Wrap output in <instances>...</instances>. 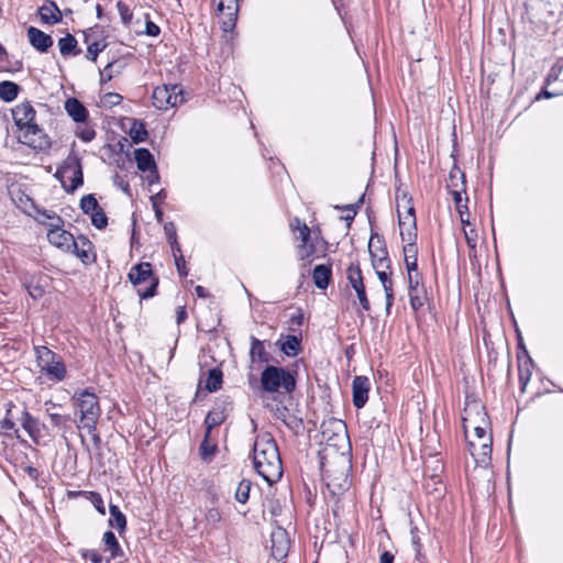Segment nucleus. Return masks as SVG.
<instances>
[{
  "label": "nucleus",
  "instance_id": "f257e3e1",
  "mask_svg": "<svg viewBox=\"0 0 563 563\" xmlns=\"http://www.w3.org/2000/svg\"><path fill=\"white\" fill-rule=\"evenodd\" d=\"M252 460L256 473L268 484L280 478L283 474L280 454L277 442L271 433L256 435L252 449Z\"/></svg>",
  "mask_w": 563,
  "mask_h": 563
},
{
  "label": "nucleus",
  "instance_id": "f03ea898",
  "mask_svg": "<svg viewBox=\"0 0 563 563\" xmlns=\"http://www.w3.org/2000/svg\"><path fill=\"white\" fill-rule=\"evenodd\" d=\"M36 111L30 101L25 100L12 109V118L16 128L22 132L19 142L42 152L51 147V140L35 122Z\"/></svg>",
  "mask_w": 563,
  "mask_h": 563
},
{
  "label": "nucleus",
  "instance_id": "7ed1b4c3",
  "mask_svg": "<svg viewBox=\"0 0 563 563\" xmlns=\"http://www.w3.org/2000/svg\"><path fill=\"white\" fill-rule=\"evenodd\" d=\"M261 388L268 394H291L297 386L296 372L267 364L261 373Z\"/></svg>",
  "mask_w": 563,
  "mask_h": 563
},
{
  "label": "nucleus",
  "instance_id": "20e7f679",
  "mask_svg": "<svg viewBox=\"0 0 563 563\" xmlns=\"http://www.w3.org/2000/svg\"><path fill=\"white\" fill-rule=\"evenodd\" d=\"M73 400L80 411V423L88 432L96 431L101 415L99 399L92 388L75 393Z\"/></svg>",
  "mask_w": 563,
  "mask_h": 563
},
{
  "label": "nucleus",
  "instance_id": "39448f33",
  "mask_svg": "<svg viewBox=\"0 0 563 563\" xmlns=\"http://www.w3.org/2000/svg\"><path fill=\"white\" fill-rule=\"evenodd\" d=\"M296 227L294 230L299 231V239L301 244L299 247V260L307 261L310 264L313 258H318L317 252L319 249L323 252L322 256H325L328 242L321 236V231H311L310 228L305 223L300 222L298 218L295 219Z\"/></svg>",
  "mask_w": 563,
  "mask_h": 563
},
{
  "label": "nucleus",
  "instance_id": "423d86ee",
  "mask_svg": "<svg viewBox=\"0 0 563 563\" xmlns=\"http://www.w3.org/2000/svg\"><path fill=\"white\" fill-rule=\"evenodd\" d=\"M128 279L133 286H141L144 283H148L146 288H137V295L141 300L156 296L159 278L153 272V266L150 262H140L133 265L128 274Z\"/></svg>",
  "mask_w": 563,
  "mask_h": 563
},
{
  "label": "nucleus",
  "instance_id": "0eeeda50",
  "mask_svg": "<svg viewBox=\"0 0 563 563\" xmlns=\"http://www.w3.org/2000/svg\"><path fill=\"white\" fill-rule=\"evenodd\" d=\"M34 350L41 372L44 373L48 379L62 382L66 378V365L60 355L44 345L35 346Z\"/></svg>",
  "mask_w": 563,
  "mask_h": 563
},
{
  "label": "nucleus",
  "instance_id": "6e6552de",
  "mask_svg": "<svg viewBox=\"0 0 563 563\" xmlns=\"http://www.w3.org/2000/svg\"><path fill=\"white\" fill-rule=\"evenodd\" d=\"M36 213L38 216H42L43 218H53V222L49 223L41 221L44 225L48 228L47 239L49 243L59 249H66L67 251L70 250V244L74 239V235L70 232L63 230L64 219L56 212L42 208H36Z\"/></svg>",
  "mask_w": 563,
  "mask_h": 563
},
{
  "label": "nucleus",
  "instance_id": "1a4fd4ad",
  "mask_svg": "<svg viewBox=\"0 0 563 563\" xmlns=\"http://www.w3.org/2000/svg\"><path fill=\"white\" fill-rule=\"evenodd\" d=\"M366 212L368 217V222L373 228L375 220L374 217L371 216V207L366 208ZM368 253L371 256L372 266L375 271L384 266L386 268H390L391 262L389 258V253L387 250L385 238L382 234L374 232L373 230L368 241Z\"/></svg>",
  "mask_w": 563,
  "mask_h": 563
},
{
  "label": "nucleus",
  "instance_id": "9d476101",
  "mask_svg": "<svg viewBox=\"0 0 563 563\" xmlns=\"http://www.w3.org/2000/svg\"><path fill=\"white\" fill-rule=\"evenodd\" d=\"M233 410V401L230 396L222 395L218 397L212 409L207 413L203 426L206 430L212 431L213 428L222 424Z\"/></svg>",
  "mask_w": 563,
  "mask_h": 563
},
{
  "label": "nucleus",
  "instance_id": "9b49d317",
  "mask_svg": "<svg viewBox=\"0 0 563 563\" xmlns=\"http://www.w3.org/2000/svg\"><path fill=\"white\" fill-rule=\"evenodd\" d=\"M62 165L66 173L73 174L69 185L67 187L64 186V190L67 194H73L84 185L81 157L74 148H71Z\"/></svg>",
  "mask_w": 563,
  "mask_h": 563
},
{
  "label": "nucleus",
  "instance_id": "f8f14e48",
  "mask_svg": "<svg viewBox=\"0 0 563 563\" xmlns=\"http://www.w3.org/2000/svg\"><path fill=\"white\" fill-rule=\"evenodd\" d=\"M346 278L351 287L355 290L357 299L363 310H371V302L367 298L366 288L363 282L362 271L358 263H351L346 269Z\"/></svg>",
  "mask_w": 563,
  "mask_h": 563
},
{
  "label": "nucleus",
  "instance_id": "ddd939ff",
  "mask_svg": "<svg viewBox=\"0 0 563 563\" xmlns=\"http://www.w3.org/2000/svg\"><path fill=\"white\" fill-rule=\"evenodd\" d=\"M217 4V14L224 16L221 23L223 32H231L234 30L238 20L241 0H211Z\"/></svg>",
  "mask_w": 563,
  "mask_h": 563
},
{
  "label": "nucleus",
  "instance_id": "4468645a",
  "mask_svg": "<svg viewBox=\"0 0 563 563\" xmlns=\"http://www.w3.org/2000/svg\"><path fill=\"white\" fill-rule=\"evenodd\" d=\"M271 542L272 556L277 561H282L283 559H285L290 548V540L286 529H284L280 526H277L272 531Z\"/></svg>",
  "mask_w": 563,
  "mask_h": 563
},
{
  "label": "nucleus",
  "instance_id": "2eb2a0df",
  "mask_svg": "<svg viewBox=\"0 0 563 563\" xmlns=\"http://www.w3.org/2000/svg\"><path fill=\"white\" fill-rule=\"evenodd\" d=\"M70 249H73L74 254L85 265H90L95 263L97 260V255L93 252L92 242L84 234H80L76 239H73Z\"/></svg>",
  "mask_w": 563,
  "mask_h": 563
},
{
  "label": "nucleus",
  "instance_id": "dca6fc26",
  "mask_svg": "<svg viewBox=\"0 0 563 563\" xmlns=\"http://www.w3.org/2000/svg\"><path fill=\"white\" fill-rule=\"evenodd\" d=\"M371 383L366 376H355L352 380V402L356 409H362L367 400Z\"/></svg>",
  "mask_w": 563,
  "mask_h": 563
},
{
  "label": "nucleus",
  "instance_id": "f3484780",
  "mask_svg": "<svg viewBox=\"0 0 563 563\" xmlns=\"http://www.w3.org/2000/svg\"><path fill=\"white\" fill-rule=\"evenodd\" d=\"M44 279L43 275L29 272L22 273L20 277L23 287L34 300L42 298L45 294Z\"/></svg>",
  "mask_w": 563,
  "mask_h": 563
},
{
  "label": "nucleus",
  "instance_id": "a211bd4d",
  "mask_svg": "<svg viewBox=\"0 0 563 563\" xmlns=\"http://www.w3.org/2000/svg\"><path fill=\"white\" fill-rule=\"evenodd\" d=\"M16 420L20 421L22 428L33 440V442L38 444L44 424L40 422L38 419L33 417L25 407L21 410V416L16 417Z\"/></svg>",
  "mask_w": 563,
  "mask_h": 563
},
{
  "label": "nucleus",
  "instance_id": "6ab92c4d",
  "mask_svg": "<svg viewBox=\"0 0 563 563\" xmlns=\"http://www.w3.org/2000/svg\"><path fill=\"white\" fill-rule=\"evenodd\" d=\"M320 429L322 437L327 439V441H331L334 438H341L350 443L349 435L346 433V426L340 419L331 418L328 421H323Z\"/></svg>",
  "mask_w": 563,
  "mask_h": 563
},
{
  "label": "nucleus",
  "instance_id": "aec40b11",
  "mask_svg": "<svg viewBox=\"0 0 563 563\" xmlns=\"http://www.w3.org/2000/svg\"><path fill=\"white\" fill-rule=\"evenodd\" d=\"M468 451L471 455L474 457L476 465L486 466L490 463L492 460V445H493V437L489 435L487 441H482L479 444V450L477 451L476 444L472 441L467 443Z\"/></svg>",
  "mask_w": 563,
  "mask_h": 563
},
{
  "label": "nucleus",
  "instance_id": "412c9836",
  "mask_svg": "<svg viewBox=\"0 0 563 563\" xmlns=\"http://www.w3.org/2000/svg\"><path fill=\"white\" fill-rule=\"evenodd\" d=\"M5 416L0 420V438L4 437H14L16 439H21L20 431L15 428V418L13 416V409H16V406L13 401L5 402Z\"/></svg>",
  "mask_w": 563,
  "mask_h": 563
},
{
  "label": "nucleus",
  "instance_id": "4be33fe9",
  "mask_svg": "<svg viewBox=\"0 0 563 563\" xmlns=\"http://www.w3.org/2000/svg\"><path fill=\"white\" fill-rule=\"evenodd\" d=\"M27 37L30 44L42 54L47 53L54 43L53 37L49 34L35 26H30L27 29Z\"/></svg>",
  "mask_w": 563,
  "mask_h": 563
},
{
  "label": "nucleus",
  "instance_id": "5701e85b",
  "mask_svg": "<svg viewBox=\"0 0 563 563\" xmlns=\"http://www.w3.org/2000/svg\"><path fill=\"white\" fill-rule=\"evenodd\" d=\"M66 113L76 123H85L89 118V111L86 106L76 97L67 98L64 103Z\"/></svg>",
  "mask_w": 563,
  "mask_h": 563
},
{
  "label": "nucleus",
  "instance_id": "b1692460",
  "mask_svg": "<svg viewBox=\"0 0 563 563\" xmlns=\"http://www.w3.org/2000/svg\"><path fill=\"white\" fill-rule=\"evenodd\" d=\"M41 21L47 25H55L63 20V12L53 0H46V3L37 9Z\"/></svg>",
  "mask_w": 563,
  "mask_h": 563
},
{
  "label": "nucleus",
  "instance_id": "393cba45",
  "mask_svg": "<svg viewBox=\"0 0 563 563\" xmlns=\"http://www.w3.org/2000/svg\"><path fill=\"white\" fill-rule=\"evenodd\" d=\"M312 282L320 290H325L332 280V264H318L312 269Z\"/></svg>",
  "mask_w": 563,
  "mask_h": 563
},
{
  "label": "nucleus",
  "instance_id": "a878e982",
  "mask_svg": "<svg viewBox=\"0 0 563 563\" xmlns=\"http://www.w3.org/2000/svg\"><path fill=\"white\" fill-rule=\"evenodd\" d=\"M250 357L253 363L261 364H268L272 360L271 354L265 349V342L254 335L251 336Z\"/></svg>",
  "mask_w": 563,
  "mask_h": 563
},
{
  "label": "nucleus",
  "instance_id": "bb28decb",
  "mask_svg": "<svg viewBox=\"0 0 563 563\" xmlns=\"http://www.w3.org/2000/svg\"><path fill=\"white\" fill-rule=\"evenodd\" d=\"M134 159L137 169L142 173H146L157 166L154 155L145 147H139L134 151Z\"/></svg>",
  "mask_w": 563,
  "mask_h": 563
},
{
  "label": "nucleus",
  "instance_id": "cd10ccee",
  "mask_svg": "<svg viewBox=\"0 0 563 563\" xmlns=\"http://www.w3.org/2000/svg\"><path fill=\"white\" fill-rule=\"evenodd\" d=\"M534 366L533 360L528 357L522 362V356L518 354V378L520 393H525L532 375V368Z\"/></svg>",
  "mask_w": 563,
  "mask_h": 563
},
{
  "label": "nucleus",
  "instance_id": "c85d7f7f",
  "mask_svg": "<svg viewBox=\"0 0 563 563\" xmlns=\"http://www.w3.org/2000/svg\"><path fill=\"white\" fill-rule=\"evenodd\" d=\"M109 512L110 518L108 520V525L111 528L117 529L118 533L122 536L128 528L126 516L121 511L120 507L114 504H110Z\"/></svg>",
  "mask_w": 563,
  "mask_h": 563
},
{
  "label": "nucleus",
  "instance_id": "c756f323",
  "mask_svg": "<svg viewBox=\"0 0 563 563\" xmlns=\"http://www.w3.org/2000/svg\"><path fill=\"white\" fill-rule=\"evenodd\" d=\"M102 542L104 550L110 552V558L106 560V563H110L111 559L122 558L124 555V551L113 531L107 530L102 536Z\"/></svg>",
  "mask_w": 563,
  "mask_h": 563
},
{
  "label": "nucleus",
  "instance_id": "7c9ffc66",
  "mask_svg": "<svg viewBox=\"0 0 563 563\" xmlns=\"http://www.w3.org/2000/svg\"><path fill=\"white\" fill-rule=\"evenodd\" d=\"M376 275L382 283L383 289L385 291V299H386V313H390V309L394 303V290H393V279H391V272L387 273L382 269L376 271Z\"/></svg>",
  "mask_w": 563,
  "mask_h": 563
},
{
  "label": "nucleus",
  "instance_id": "2f4dec72",
  "mask_svg": "<svg viewBox=\"0 0 563 563\" xmlns=\"http://www.w3.org/2000/svg\"><path fill=\"white\" fill-rule=\"evenodd\" d=\"M408 295L410 307L413 311H419L424 305H430L432 301V296L426 287L413 288V290L408 291Z\"/></svg>",
  "mask_w": 563,
  "mask_h": 563
},
{
  "label": "nucleus",
  "instance_id": "473e14b6",
  "mask_svg": "<svg viewBox=\"0 0 563 563\" xmlns=\"http://www.w3.org/2000/svg\"><path fill=\"white\" fill-rule=\"evenodd\" d=\"M57 44L59 52L64 57H75L81 53L76 37L70 33H67L64 37H60Z\"/></svg>",
  "mask_w": 563,
  "mask_h": 563
},
{
  "label": "nucleus",
  "instance_id": "72a5a7b5",
  "mask_svg": "<svg viewBox=\"0 0 563 563\" xmlns=\"http://www.w3.org/2000/svg\"><path fill=\"white\" fill-rule=\"evenodd\" d=\"M152 103L158 110H167L170 103L169 85L156 87L152 93Z\"/></svg>",
  "mask_w": 563,
  "mask_h": 563
},
{
  "label": "nucleus",
  "instance_id": "f704fd0d",
  "mask_svg": "<svg viewBox=\"0 0 563 563\" xmlns=\"http://www.w3.org/2000/svg\"><path fill=\"white\" fill-rule=\"evenodd\" d=\"M280 351L290 357H294L299 354L301 351V334H288L280 343Z\"/></svg>",
  "mask_w": 563,
  "mask_h": 563
},
{
  "label": "nucleus",
  "instance_id": "c9c22d12",
  "mask_svg": "<svg viewBox=\"0 0 563 563\" xmlns=\"http://www.w3.org/2000/svg\"><path fill=\"white\" fill-rule=\"evenodd\" d=\"M84 42L87 44L86 58L91 62H96L99 54L107 47V42L104 40H95L90 42V34L88 32H84Z\"/></svg>",
  "mask_w": 563,
  "mask_h": 563
},
{
  "label": "nucleus",
  "instance_id": "e433bc0d",
  "mask_svg": "<svg viewBox=\"0 0 563 563\" xmlns=\"http://www.w3.org/2000/svg\"><path fill=\"white\" fill-rule=\"evenodd\" d=\"M223 384V373L219 366L212 367L207 373L205 389L208 393L218 391Z\"/></svg>",
  "mask_w": 563,
  "mask_h": 563
},
{
  "label": "nucleus",
  "instance_id": "4c0bfd02",
  "mask_svg": "<svg viewBox=\"0 0 563 563\" xmlns=\"http://www.w3.org/2000/svg\"><path fill=\"white\" fill-rule=\"evenodd\" d=\"M21 91V86L11 80L0 82V100L10 103L14 101Z\"/></svg>",
  "mask_w": 563,
  "mask_h": 563
},
{
  "label": "nucleus",
  "instance_id": "58836bf2",
  "mask_svg": "<svg viewBox=\"0 0 563 563\" xmlns=\"http://www.w3.org/2000/svg\"><path fill=\"white\" fill-rule=\"evenodd\" d=\"M129 135L134 144L144 142L148 136L145 123L141 120L133 119Z\"/></svg>",
  "mask_w": 563,
  "mask_h": 563
},
{
  "label": "nucleus",
  "instance_id": "ea45409f",
  "mask_svg": "<svg viewBox=\"0 0 563 563\" xmlns=\"http://www.w3.org/2000/svg\"><path fill=\"white\" fill-rule=\"evenodd\" d=\"M123 65H118V60L109 62L103 69L99 70L100 85H104L112 80L113 77L120 75L124 68Z\"/></svg>",
  "mask_w": 563,
  "mask_h": 563
},
{
  "label": "nucleus",
  "instance_id": "a19ab883",
  "mask_svg": "<svg viewBox=\"0 0 563 563\" xmlns=\"http://www.w3.org/2000/svg\"><path fill=\"white\" fill-rule=\"evenodd\" d=\"M211 432L209 430H205L203 439L199 446V453L203 461H210L211 457L217 453L218 451V444L217 443H210V437Z\"/></svg>",
  "mask_w": 563,
  "mask_h": 563
},
{
  "label": "nucleus",
  "instance_id": "79ce46f5",
  "mask_svg": "<svg viewBox=\"0 0 563 563\" xmlns=\"http://www.w3.org/2000/svg\"><path fill=\"white\" fill-rule=\"evenodd\" d=\"M166 198H167V192L165 189H161L157 194L151 196V198H150L152 208L155 213V219L158 223H162L163 219H164V212L161 208V203H163Z\"/></svg>",
  "mask_w": 563,
  "mask_h": 563
},
{
  "label": "nucleus",
  "instance_id": "37998d69",
  "mask_svg": "<svg viewBox=\"0 0 563 563\" xmlns=\"http://www.w3.org/2000/svg\"><path fill=\"white\" fill-rule=\"evenodd\" d=\"M462 183H463V185H466L465 174L463 170H461L457 167L456 163H454V165L449 174V181H448L446 188L448 189L457 188V187L462 186Z\"/></svg>",
  "mask_w": 563,
  "mask_h": 563
},
{
  "label": "nucleus",
  "instance_id": "c03bdc74",
  "mask_svg": "<svg viewBox=\"0 0 563 563\" xmlns=\"http://www.w3.org/2000/svg\"><path fill=\"white\" fill-rule=\"evenodd\" d=\"M79 207L84 214L89 216L95 210L99 209L100 205L95 194H88L81 197Z\"/></svg>",
  "mask_w": 563,
  "mask_h": 563
},
{
  "label": "nucleus",
  "instance_id": "a18cd8bd",
  "mask_svg": "<svg viewBox=\"0 0 563 563\" xmlns=\"http://www.w3.org/2000/svg\"><path fill=\"white\" fill-rule=\"evenodd\" d=\"M448 190L453 197L455 209H460L462 207L466 209V203L468 202V198L466 196V185L462 184V186L457 188Z\"/></svg>",
  "mask_w": 563,
  "mask_h": 563
},
{
  "label": "nucleus",
  "instance_id": "49530a36",
  "mask_svg": "<svg viewBox=\"0 0 563 563\" xmlns=\"http://www.w3.org/2000/svg\"><path fill=\"white\" fill-rule=\"evenodd\" d=\"M252 483L249 479H242L235 490V500L240 504H246L250 498Z\"/></svg>",
  "mask_w": 563,
  "mask_h": 563
},
{
  "label": "nucleus",
  "instance_id": "de8ad7c7",
  "mask_svg": "<svg viewBox=\"0 0 563 563\" xmlns=\"http://www.w3.org/2000/svg\"><path fill=\"white\" fill-rule=\"evenodd\" d=\"M91 224L98 229L103 230L108 225V216L106 214L104 210L99 207V209L95 210L92 213L89 214Z\"/></svg>",
  "mask_w": 563,
  "mask_h": 563
},
{
  "label": "nucleus",
  "instance_id": "09e8293b",
  "mask_svg": "<svg viewBox=\"0 0 563 563\" xmlns=\"http://www.w3.org/2000/svg\"><path fill=\"white\" fill-rule=\"evenodd\" d=\"M84 494L87 496V499L92 504L95 509L100 515H106V506L103 503V498L100 493L98 492H84Z\"/></svg>",
  "mask_w": 563,
  "mask_h": 563
},
{
  "label": "nucleus",
  "instance_id": "8fccbe9b",
  "mask_svg": "<svg viewBox=\"0 0 563 563\" xmlns=\"http://www.w3.org/2000/svg\"><path fill=\"white\" fill-rule=\"evenodd\" d=\"M169 90L170 103H168V108H174L185 102L184 91L180 85H169Z\"/></svg>",
  "mask_w": 563,
  "mask_h": 563
},
{
  "label": "nucleus",
  "instance_id": "3c124183",
  "mask_svg": "<svg viewBox=\"0 0 563 563\" xmlns=\"http://www.w3.org/2000/svg\"><path fill=\"white\" fill-rule=\"evenodd\" d=\"M398 218H399V227L404 228L406 222L401 220V217H400L399 213H398ZM400 236H401V240L406 241L407 243H416V241H417V227L412 228V224H410L408 229H406V230L401 229L400 230Z\"/></svg>",
  "mask_w": 563,
  "mask_h": 563
},
{
  "label": "nucleus",
  "instance_id": "603ef678",
  "mask_svg": "<svg viewBox=\"0 0 563 563\" xmlns=\"http://www.w3.org/2000/svg\"><path fill=\"white\" fill-rule=\"evenodd\" d=\"M117 9L119 11L122 23L126 26L130 25L133 19V12L131 11L130 7L125 2L119 0L117 2Z\"/></svg>",
  "mask_w": 563,
  "mask_h": 563
},
{
  "label": "nucleus",
  "instance_id": "864d4df0",
  "mask_svg": "<svg viewBox=\"0 0 563 563\" xmlns=\"http://www.w3.org/2000/svg\"><path fill=\"white\" fill-rule=\"evenodd\" d=\"M303 320H305V317H303V311L301 308H298L297 309V312L291 314V317L289 318V325H288V329L291 331V332H297L299 331L300 327L303 324Z\"/></svg>",
  "mask_w": 563,
  "mask_h": 563
},
{
  "label": "nucleus",
  "instance_id": "5fc2aeb1",
  "mask_svg": "<svg viewBox=\"0 0 563 563\" xmlns=\"http://www.w3.org/2000/svg\"><path fill=\"white\" fill-rule=\"evenodd\" d=\"M271 411L276 419L283 421L287 427L291 428L290 423L287 422V415L289 410L285 405L282 402L276 404L274 408H271Z\"/></svg>",
  "mask_w": 563,
  "mask_h": 563
},
{
  "label": "nucleus",
  "instance_id": "6e6d98bb",
  "mask_svg": "<svg viewBox=\"0 0 563 563\" xmlns=\"http://www.w3.org/2000/svg\"><path fill=\"white\" fill-rule=\"evenodd\" d=\"M79 554L84 560H89L92 563H101L103 561V556L95 549H81Z\"/></svg>",
  "mask_w": 563,
  "mask_h": 563
},
{
  "label": "nucleus",
  "instance_id": "4d7b16f0",
  "mask_svg": "<svg viewBox=\"0 0 563 563\" xmlns=\"http://www.w3.org/2000/svg\"><path fill=\"white\" fill-rule=\"evenodd\" d=\"M76 136L82 142H91L96 137V131L92 126L78 128L76 130Z\"/></svg>",
  "mask_w": 563,
  "mask_h": 563
},
{
  "label": "nucleus",
  "instance_id": "13d9d810",
  "mask_svg": "<svg viewBox=\"0 0 563 563\" xmlns=\"http://www.w3.org/2000/svg\"><path fill=\"white\" fill-rule=\"evenodd\" d=\"M122 100H123V97L118 92H107L101 98V102L103 103V106L110 107V108L120 104L122 102Z\"/></svg>",
  "mask_w": 563,
  "mask_h": 563
},
{
  "label": "nucleus",
  "instance_id": "bf43d9fd",
  "mask_svg": "<svg viewBox=\"0 0 563 563\" xmlns=\"http://www.w3.org/2000/svg\"><path fill=\"white\" fill-rule=\"evenodd\" d=\"M208 525L216 527L221 521V512L218 508H209L205 515Z\"/></svg>",
  "mask_w": 563,
  "mask_h": 563
},
{
  "label": "nucleus",
  "instance_id": "052dcab7",
  "mask_svg": "<svg viewBox=\"0 0 563 563\" xmlns=\"http://www.w3.org/2000/svg\"><path fill=\"white\" fill-rule=\"evenodd\" d=\"M404 261H415L418 258V246L417 243H406L402 247Z\"/></svg>",
  "mask_w": 563,
  "mask_h": 563
},
{
  "label": "nucleus",
  "instance_id": "680f3d73",
  "mask_svg": "<svg viewBox=\"0 0 563 563\" xmlns=\"http://www.w3.org/2000/svg\"><path fill=\"white\" fill-rule=\"evenodd\" d=\"M51 422L54 427L63 428L67 424V422L70 420L68 416L56 413V412H49L48 413Z\"/></svg>",
  "mask_w": 563,
  "mask_h": 563
},
{
  "label": "nucleus",
  "instance_id": "e2e57ef3",
  "mask_svg": "<svg viewBox=\"0 0 563 563\" xmlns=\"http://www.w3.org/2000/svg\"><path fill=\"white\" fill-rule=\"evenodd\" d=\"M267 510L272 515V517H278L282 515L283 507L280 505L279 499L271 498L267 500Z\"/></svg>",
  "mask_w": 563,
  "mask_h": 563
},
{
  "label": "nucleus",
  "instance_id": "0e129e2a",
  "mask_svg": "<svg viewBox=\"0 0 563 563\" xmlns=\"http://www.w3.org/2000/svg\"><path fill=\"white\" fill-rule=\"evenodd\" d=\"M144 33L152 37H156L161 33L159 26L150 19L148 14L146 15Z\"/></svg>",
  "mask_w": 563,
  "mask_h": 563
},
{
  "label": "nucleus",
  "instance_id": "69168bd1",
  "mask_svg": "<svg viewBox=\"0 0 563 563\" xmlns=\"http://www.w3.org/2000/svg\"><path fill=\"white\" fill-rule=\"evenodd\" d=\"M426 287L422 283V275L419 272H416V274H412V276L408 277V291Z\"/></svg>",
  "mask_w": 563,
  "mask_h": 563
},
{
  "label": "nucleus",
  "instance_id": "338daca9",
  "mask_svg": "<svg viewBox=\"0 0 563 563\" xmlns=\"http://www.w3.org/2000/svg\"><path fill=\"white\" fill-rule=\"evenodd\" d=\"M164 232L168 243L178 239L176 225L173 221L164 224Z\"/></svg>",
  "mask_w": 563,
  "mask_h": 563
},
{
  "label": "nucleus",
  "instance_id": "774afa93",
  "mask_svg": "<svg viewBox=\"0 0 563 563\" xmlns=\"http://www.w3.org/2000/svg\"><path fill=\"white\" fill-rule=\"evenodd\" d=\"M174 260H175V266L177 268L179 277L180 278L187 277L188 276V269L186 267V261H185L183 254H179Z\"/></svg>",
  "mask_w": 563,
  "mask_h": 563
}]
</instances>
